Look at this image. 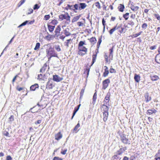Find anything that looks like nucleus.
Masks as SVG:
<instances>
[{
  "label": "nucleus",
  "instance_id": "obj_10",
  "mask_svg": "<svg viewBox=\"0 0 160 160\" xmlns=\"http://www.w3.org/2000/svg\"><path fill=\"white\" fill-rule=\"evenodd\" d=\"M54 86L53 85V82L50 80H49L48 82L46 85V88L47 89H50L52 88Z\"/></svg>",
  "mask_w": 160,
  "mask_h": 160
},
{
  "label": "nucleus",
  "instance_id": "obj_63",
  "mask_svg": "<svg viewBox=\"0 0 160 160\" xmlns=\"http://www.w3.org/2000/svg\"><path fill=\"white\" fill-rule=\"evenodd\" d=\"M9 119L10 121L12 122L14 121V117L12 115H11L10 117L9 118Z\"/></svg>",
  "mask_w": 160,
  "mask_h": 160
},
{
  "label": "nucleus",
  "instance_id": "obj_4",
  "mask_svg": "<svg viewBox=\"0 0 160 160\" xmlns=\"http://www.w3.org/2000/svg\"><path fill=\"white\" fill-rule=\"evenodd\" d=\"M109 51H110V53L108 57L110 58V59H108V57L106 53H105L104 55V57L105 58L106 63H108L109 62V64L110 62V60H112L113 59V47H112L110 49Z\"/></svg>",
  "mask_w": 160,
  "mask_h": 160
},
{
  "label": "nucleus",
  "instance_id": "obj_54",
  "mask_svg": "<svg viewBox=\"0 0 160 160\" xmlns=\"http://www.w3.org/2000/svg\"><path fill=\"white\" fill-rule=\"evenodd\" d=\"M74 9H72V10L73 11H75V10H78L79 7H78V5L77 4H75L74 5Z\"/></svg>",
  "mask_w": 160,
  "mask_h": 160
},
{
  "label": "nucleus",
  "instance_id": "obj_1",
  "mask_svg": "<svg viewBox=\"0 0 160 160\" xmlns=\"http://www.w3.org/2000/svg\"><path fill=\"white\" fill-rule=\"evenodd\" d=\"M85 41H81L78 46V54L80 56H83L87 54L88 49L83 45H86Z\"/></svg>",
  "mask_w": 160,
  "mask_h": 160
},
{
  "label": "nucleus",
  "instance_id": "obj_38",
  "mask_svg": "<svg viewBox=\"0 0 160 160\" xmlns=\"http://www.w3.org/2000/svg\"><path fill=\"white\" fill-rule=\"evenodd\" d=\"M80 106V104H79V105H78V108H74V111L73 112V115L71 118V119H73V118L74 116V115H75L77 111L78 110Z\"/></svg>",
  "mask_w": 160,
  "mask_h": 160
},
{
  "label": "nucleus",
  "instance_id": "obj_19",
  "mask_svg": "<svg viewBox=\"0 0 160 160\" xmlns=\"http://www.w3.org/2000/svg\"><path fill=\"white\" fill-rule=\"evenodd\" d=\"M31 112L32 113H35L39 112L41 111V109L39 108H37V106H35L30 109Z\"/></svg>",
  "mask_w": 160,
  "mask_h": 160
},
{
  "label": "nucleus",
  "instance_id": "obj_43",
  "mask_svg": "<svg viewBox=\"0 0 160 160\" xmlns=\"http://www.w3.org/2000/svg\"><path fill=\"white\" fill-rule=\"evenodd\" d=\"M129 13L127 12L125 14H123V17L126 20H127L129 18Z\"/></svg>",
  "mask_w": 160,
  "mask_h": 160
},
{
  "label": "nucleus",
  "instance_id": "obj_24",
  "mask_svg": "<svg viewBox=\"0 0 160 160\" xmlns=\"http://www.w3.org/2000/svg\"><path fill=\"white\" fill-rule=\"evenodd\" d=\"M48 28V29L49 31L50 32H52L53 31H54V30L55 28V26H52L50 24H48V23L47 24Z\"/></svg>",
  "mask_w": 160,
  "mask_h": 160
},
{
  "label": "nucleus",
  "instance_id": "obj_40",
  "mask_svg": "<svg viewBox=\"0 0 160 160\" xmlns=\"http://www.w3.org/2000/svg\"><path fill=\"white\" fill-rule=\"evenodd\" d=\"M68 29H66L64 30V34L66 36L68 37L71 35V33L68 31Z\"/></svg>",
  "mask_w": 160,
  "mask_h": 160
},
{
  "label": "nucleus",
  "instance_id": "obj_12",
  "mask_svg": "<svg viewBox=\"0 0 160 160\" xmlns=\"http://www.w3.org/2000/svg\"><path fill=\"white\" fill-rule=\"evenodd\" d=\"M61 30V26L60 25H58L55 31V36L58 37L60 35V32Z\"/></svg>",
  "mask_w": 160,
  "mask_h": 160
},
{
  "label": "nucleus",
  "instance_id": "obj_61",
  "mask_svg": "<svg viewBox=\"0 0 160 160\" xmlns=\"http://www.w3.org/2000/svg\"><path fill=\"white\" fill-rule=\"evenodd\" d=\"M77 24V25L79 27L83 26L84 25V24L82 23V22H78Z\"/></svg>",
  "mask_w": 160,
  "mask_h": 160
},
{
  "label": "nucleus",
  "instance_id": "obj_45",
  "mask_svg": "<svg viewBox=\"0 0 160 160\" xmlns=\"http://www.w3.org/2000/svg\"><path fill=\"white\" fill-rule=\"evenodd\" d=\"M102 24L103 26V32H104L105 31V26H106V21L105 20V19L104 18H102Z\"/></svg>",
  "mask_w": 160,
  "mask_h": 160
},
{
  "label": "nucleus",
  "instance_id": "obj_18",
  "mask_svg": "<svg viewBox=\"0 0 160 160\" xmlns=\"http://www.w3.org/2000/svg\"><path fill=\"white\" fill-rule=\"evenodd\" d=\"M157 112V111L155 109L153 108L152 109H148L147 111L146 112L148 115H152L153 114H155Z\"/></svg>",
  "mask_w": 160,
  "mask_h": 160
},
{
  "label": "nucleus",
  "instance_id": "obj_37",
  "mask_svg": "<svg viewBox=\"0 0 160 160\" xmlns=\"http://www.w3.org/2000/svg\"><path fill=\"white\" fill-rule=\"evenodd\" d=\"M160 54H157L155 57V61L158 63L160 64Z\"/></svg>",
  "mask_w": 160,
  "mask_h": 160
},
{
  "label": "nucleus",
  "instance_id": "obj_41",
  "mask_svg": "<svg viewBox=\"0 0 160 160\" xmlns=\"http://www.w3.org/2000/svg\"><path fill=\"white\" fill-rule=\"evenodd\" d=\"M120 158L118 155H116L113 156L112 158V160H120Z\"/></svg>",
  "mask_w": 160,
  "mask_h": 160
},
{
  "label": "nucleus",
  "instance_id": "obj_60",
  "mask_svg": "<svg viewBox=\"0 0 160 160\" xmlns=\"http://www.w3.org/2000/svg\"><path fill=\"white\" fill-rule=\"evenodd\" d=\"M55 49L58 52H60L61 50V48L59 45L56 46L55 47Z\"/></svg>",
  "mask_w": 160,
  "mask_h": 160
},
{
  "label": "nucleus",
  "instance_id": "obj_20",
  "mask_svg": "<svg viewBox=\"0 0 160 160\" xmlns=\"http://www.w3.org/2000/svg\"><path fill=\"white\" fill-rule=\"evenodd\" d=\"M144 97L145 101L147 102H148L151 100V97L149 96L148 93L147 92L145 94Z\"/></svg>",
  "mask_w": 160,
  "mask_h": 160
},
{
  "label": "nucleus",
  "instance_id": "obj_32",
  "mask_svg": "<svg viewBox=\"0 0 160 160\" xmlns=\"http://www.w3.org/2000/svg\"><path fill=\"white\" fill-rule=\"evenodd\" d=\"M150 77L151 80L153 81H157L159 79L158 76L156 75L150 76Z\"/></svg>",
  "mask_w": 160,
  "mask_h": 160
},
{
  "label": "nucleus",
  "instance_id": "obj_27",
  "mask_svg": "<svg viewBox=\"0 0 160 160\" xmlns=\"http://www.w3.org/2000/svg\"><path fill=\"white\" fill-rule=\"evenodd\" d=\"M108 112H103V121L106 122L108 119Z\"/></svg>",
  "mask_w": 160,
  "mask_h": 160
},
{
  "label": "nucleus",
  "instance_id": "obj_15",
  "mask_svg": "<svg viewBox=\"0 0 160 160\" xmlns=\"http://www.w3.org/2000/svg\"><path fill=\"white\" fill-rule=\"evenodd\" d=\"M80 127V124L78 123L74 127V128L72 130V133H77L80 130L79 128Z\"/></svg>",
  "mask_w": 160,
  "mask_h": 160
},
{
  "label": "nucleus",
  "instance_id": "obj_23",
  "mask_svg": "<svg viewBox=\"0 0 160 160\" xmlns=\"http://www.w3.org/2000/svg\"><path fill=\"white\" fill-rule=\"evenodd\" d=\"M125 7L123 4H120L118 7V11L120 12H122L124 9Z\"/></svg>",
  "mask_w": 160,
  "mask_h": 160
},
{
  "label": "nucleus",
  "instance_id": "obj_2",
  "mask_svg": "<svg viewBox=\"0 0 160 160\" xmlns=\"http://www.w3.org/2000/svg\"><path fill=\"white\" fill-rule=\"evenodd\" d=\"M47 46L48 47V48L46 49V56L48 58V61H49L52 57H57L58 54L56 52L54 48L52 47L50 44H48Z\"/></svg>",
  "mask_w": 160,
  "mask_h": 160
},
{
  "label": "nucleus",
  "instance_id": "obj_35",
  "mask_svg": "<svg viewBox=\"0 0 160 160\" xmlns=\"http://www.w3.org/2000/svg\"><path fill=\"white\" fill-rule=\"evenodd\" d=\"M118 29V28H117V25L115 26H114L113 28L111 29L109 31V33L110 35L112 34L114 32Z\"/></svg>",
  "mask_w": 160,
  "mask_h": 160
},
{
  "label": "nucleus",
  "instance_id": "obj_33",
  "mask_svg": "<svg viewBox=\"0 0 160 160\" xmlns=\"http://www.w3.org/2000/svg\"><path fill=\"white\" fill-rule=\"evenodd\" d=\"M102 36H101L100 37H99L98 38V42H97V49H98L99 48L100 44L102 41Z\"/></svg>",
  "mask_w": 160,
  "mask_h": 160
},
{
  "label": "nucleus",
  "instance_id": "obj_30",
  "mask_svg": "<svg viewBox=\"0 0 160 160\" xmlns=\"http://www.w3.org/2000/svg\"><path fill=\"white\" fill-rule=\"evenodd\" d=\"M80 6L78 8V10H79L84 9L87 7L86 4L84 3H80Z\"/></svg>",
  "mask_w": 160,
  "mask_h": 160
},
{
  "label": "nucleus",
  "instance_id": "obj_17",
  "mask_svg": "<svg viewBox=\"0 0 160 160\" xmlns=\"http://www.w3.org/2000/svg\"><path fill=\"white\" fill-rule=\"evenodd\" d=\"M110 94L109 93H108L105 97L103 102L104 104H107V103H108L110 100Z\"/></svg>",
  "mask_w": 160,
  "mask_h": 160
},
{
  "label": "nucleus",
  "instance_id": "obj_53",
  "mask_svg": "<svg viewBox=\"0 0 160 160\" xmlns=\"http://www.w3.org/2000/svg\"><path fill=\"white\" fill-rule=\"evenodd\" d=\"M128 24L132 27L135 24L134 22L132 20L129 21Z\"/></svg>",
  "mask_w": 160,
  "mask_h": 160
},
{
  "label": "nucleus",
  "instance_id": "obj_52",
  "mask_svg": "<svg viewBox=\"0 0 160 160\" xmlns=\"http://www.w3.org/2000/svg\"><path fill=\"white\" fill-rule=\"evenodd\" d=\"M40 5H39L38 4H36L34 5V7L33 8V9L34 10L36 9H38L40 8Z\"/></svg>",
  "mask_w": 160,
  "mask_h": 160
},
{
  "label": "nucleus",
  "instance_id": "obj_46",
  "mask_svg": "<svg viewBox=\"0 0 160 160\" xmlns=\"http://www.w3.org/2000/svg\"><path fill=\"white\" fill-rule=\"evenodd\" d=\"M97 92H96L94 93L92 98V100H93V102H94V103L96 101V100L97 99Z\"/></svg>",
  "mask_w": 160,
  "mask_h": 160
},
{
  "label": "nucleus",
  "instance_id": "obj_59",
  "mask_svg": "<svg viewBox=\"0 0 160 160\" xmlns=\"http://www.w3.org/2000/svg\"><path fill=\"white\" fill-rule=\"evenodd\" d=\"M3 135L5 136L10 137L9 134V132L7 131H5L4 132L3 134Z\"/></svg>",
  "mask_w": 160,
  "mask_h": 160
},
{
  "label": "nucleus",
  "instance_id": "obj_7",
  "mask_svg": "<svg viewBox=\"0 0 160 160\" xmlns=\"http://www.w3.org/2000/svg\"><path fill=\"white\" fill-rule=\"evenodd\" d=\"M121 141L124 144H130V141H129L128 139L127 138H126L124 135L121 136Z\"/></svg>",
  "mask_w": 160,
  "mask_h": 160
},
{
  "label": "nucleus",
  "instance_id": "obj_13",
  "mask_svg": "<svg viewBox=\"0 0 160 160\" xmlns=\"http://www.w3.org/2000/svg\"><path fill=\"white\" fill-rule=\"evenodd\" d=\"M52 79L54 81L58 82L61 81L63 79V78L57 75H53Z\"/></svg>",
  "mask_w": 160,
  "mask_h": 160
},
{
  "label": "nucleus",
  "instance_id": "obj_31",
  "mask_svg": "<svg viewBox=\"0 0 160 160\" xmlns=\"http://www.w3.org/2000/svg\"><path fill=\"white\" fill-rule=\"evenodd\" d=\"M134 79L136 82H138L140 80V76L139 75H137V74H135L134 77Z\"/></svg>",
  "mask_w": 160,
  "mask_h": 160
},
{
  "label": "nucleus",
  "instance_id": "obj_34",
  "mask_svg": "<svg viewBox=\"0 0 160 160\" xmlns=\"http://www.w3.org/2000/svg\"><path fill=\"white\" fill-rule=\"evenodd\" d=\"M34 22V21L33 20V21H30L29 22L28 21H26L25 22H23L22 24H21L19 26V27L24 26L26 25V24L28 23V22H29V24H33Z\"/></svg>",
  "mask_w": 160,
  "mask_h": 160
},
{
  "label": "nucleus",
  "instance_id": "obj_56",
  "mask_svg": "<svg viewBox=\"0 0 160 160\" xmlns=\"http://www.w3.org/2000/svg\"><path fill=\"white\" fill-rule=\"evenodd\" d=\"M67 151V149H66L64 150L62 149V151L61 152V153L62 155H65L66 154Z\"/></svg>",
  "mask_w": 160,
  "mask_h": 160
},
{
  "label": "nucleus",
  "instance_id": "obj_29",
  "mask_svg": "<svg viewBox=\"0 0 160 160\" xmlns=\"http://www.w3.org/2000/svg\"><path fill=\"white\" fill-rule=\"evenodd\" d=\"M130 8L132 11L135 12L138 10L139 7L138 6H134L133 5L131 4Z\"/></svg>",
  "mask_w": 160,
  "mask_h": 160
},
{
  "label": "nucleus",
  "instance_id": "obj_64",
  "mask_svg": "<svg viewBox=\"0 0 160 160\" xmlns=\"http://www.w3.org/2000/svg\"><path fill=\"white\" fill-rule=\"evenodd\" d=\"M6 160H12V158L11 157L10 155H8L6 157Z\"/></svg>",
  "mask_w": 160,
  "mask_h": 160
},
{
  "label": "nucleus",
  "instance_id": "obj_16",
  "mask_svg": "<svg viewBox=\"0 0 160 160\" xmlns=\"http://www.w3.org/2000/svg\"><path fill=\"white\" fill-rule=\"evenodd\" d=\"M62 134L61 132H59L56 134L55 136V140L58 141L62 138Z\"/></svg>",
  "mask_w": 160,
  "mask_h": 160
},
{
  "label": "nucleus",
  "instance_id": "obj_48",
  "mask_svg": "<svg viewBox=\"0 0 160 160\" xmlns=\"http://www.w3.org/2000/svg\"><path fill=\"white\" fill-rule=\"evenodd\" d=\"M95 5L98 9H100L101 8V6L100 3L98 2H96L95 3Z\"/></svg>",
  "mask_w": 160,
  "mask_h": 160
},
{
  "label": "nucleus",
  "instance_id": "obj_58",
  "mask_svg": "<svg viewBox=\"0 0 160 160\" xmlns=\"http://www.w3.org/2000/svg\"><path fill=\"white\" fill-rule=\"evenodd\" d=\"M53 160H63V159L58 157H55L53 158Z\"/></svg>",
  "mask_w": 160,
  "mask_h": 160
},
{
  "label": "nucleus",
  "instance_id": "obj_57",
  "mask_svg": "<svg viewBox=\"0 0 160 160\" xmlns=\"http://www.w3.org/2000/svg\"><path fill=\"white\" fill-rule=\"evenodd\" d=\"M154 16L157 18V20H160V16L158 14L154 13Z\"/></svg>",
  "mask_w": 160,
  "mask_h": 160
},
{
  "label": "nucleus",
  "instance_id": "obj_49",
  "mask_svg": "<svg viewBox=\"0 0 160 160\" xmlns=\"http://www.w3.org/2000/svg\"><path fill=\"white\" fill-rule=\"evenodd\" d=\"M112 66L111 67V68L109 69L110 72L112 73H116V70L112 68Z\"/></svg>",
  "mask_w": 160,
  "mask_h": 160
},
{
  "label": "nucleus",
  "instance_id": "obj_62",
  "mask_svg": "<svg viewBox=\"0 0 160 160\" xmlns=\"http://www.w3.org/2000/svg\"><path fill=\"white\" fill-rule=\"evenodd\" d=\"M16 89L18 91H20L23 89V87H20L19 86H17L16 88Z\"/></svg>",
  "mask_w": 160,
  "mask_h": 160
},
{
  "label": "nucleus",
  "instance_id": "obj_36",
  "mask_svg": "<svg viewBox=\"0 0 160 160\" xmlns=\"http://www.w3.org/2000/svg\"><path fill=\"white\" fill-rule=\"evenodd\" d=\"M80 17V15L75 16L72 19V23H73L75 22H76L79 19Z\"/></svg>",
  "mask_w": 160,
  "mask_h": 160
},
{
  "label": "nucleus",
  "instance_id": "obj_47",
  "mask_svg": "<svg viewBox=\"0 0 160 160\" xmlns=\"http://www.w3.org/2000/svg\"><path fill=\"white\" fill-rule=\"evenodd\" d=\"M159 154H160V150H158V153H157L155 155V157H157L155 158V159L156 160H160V157H158Z\"/></svg>",
  "mask_w": 160,
  "mask_h": 160
},
{
  "label": "nucleus",
  "instance_id": "obj_8",
  "mask_svg": "<svg viewBox=\"0 0 160 160\" xmlns=\"http://www.w3.org/2000/svg\"><path fill=\"white\" fill-rule=\"evenodd\" d=\"M118 32L120 34L125 33L127 31V29L126 28L122 27L121 26H117Z\"/></svg>",
  "mask_w": 160,
  "mask_h": 160
},
{
  "label": "nucleus",
  "instance_id": "obj_25",
  "mask_svg": "<svg viewBox=\"0 0 160 160\" xmlns=\"http://www.w3.org/2000/svg\"><path fill=\"white\" fill-rule=\"evenodd\" d=\"M90 42L93 44H95L97 42V39L95 37H92L89 39H88Z\"/></svg>",
  "mask_w": 160,
  "mask_h": 160
},
{
  "label": "nucleus",
  "instance_id": "obj_9",
  "mask_svg": "<svg viewBox=\"0 0 160 160\" xmlns=\"http://www.w3.org/2000/svg\"><path fill=\"white\" fill-rule=\"evenodd\" d=\"M104 103L101 106L100 108L103 112H108L109 108Z\"/></svg>",
  "mask_w": 160,
  "mask_h": 160
},
{
  "label": "nucleus",
  "instance_id": "obj_42",
  "mask_svg": "<svg viewBox=\"0 0 160 160\" xmlns=\"http://www.w3.org/2000/svg\"><path fill=\"white\" fill-rule=\"evenodd\" d=\"M109 73V70H104V72L102 74V76L104 77H106L108 75Z\"/></svg>",
  "mask_w": 160,
  "mask_h": 160
},
{
  "label": "nucleus",
  "instance_id": "obj_5",
  "mask_svg": "<svg viewBox=\"0 0 160 160\" xmlns=\"http://www.w3.org/2000/svg\"><path fill=\"white\" fill-rule=\"evenodd\" d=\"M59 18L61 20L65 19L67 21H70V17L68 12H66L64 14H61L59 16Z\"/></svg>",
  "mask_w": 160,
  "mask_h": 160
},
{
  "label": "nucleus",
  "instance_id": "obj_39",
  "mask_svg": "<svg viewBox=\"0 0 160 160\" xmlns=\"http://www.w3.org/2000/svg\"><path fill=\"white\" fill-rule=\"evenodd\" d=\"M85 87H84L83 88H82L80 92V99H81L82 98L83 95L84 94V92L85 90Z\"/></svg>",
  "mask_w": 160,
  "mask_h": 160
},
{
  "label": "nucleus",
  "instance_id": "obj_14",
  "mask_svg": "<svg viewBox=\"0 0 160 160\" xmlns=\"http://www.w3.org/2000/svg\"><path fill=\"white\" fill-rule=\"evenodd\" d=\"M47 69H48V70L49 69V67L47 63H46L40 69V72L43 73Z\"/></svg>",
  "mask_w": 160,
  "mask_h": 160
},
{
  "label": "nucleus",
  "instance_id": "obj_11",
  "mask_svg": "<svg viewBox=\"0 0 160 160\" xmlns=\"http://www.w3.org/2000/svg\"><path fill=\"white\" fill-rule=\"evenodd\" d=\"M47 78V77L45 75H42L41 74L38 75V79L40 81H45Z\"/></svg>",
  "mask_w": 160,
  "mask_h": 160
},
{
  "label": "nucleus",
  "instance_id": "obj_44",
  "mask_svg": "<svg viewBox=\"0 0 160 160\" xmlns=\"http://www.w3.org/2000/svg\"><path fill=\"white\" fill-rule=\"evenodd\" d=\"M40 44L39 42L36 43L35 47L34 48L35 50H37L39 49L40 48Z\"/></svg>",
  "mask_w": 160,
  "mask_h": 160
},
{
  "label": "nucleus",
  "instance_id": "obj_55",
  "mask_svg": "<svg viewBox=\"0 0 160 160\" xmlns=\"http://www.w3.org/2000/svg\"><path fill=\"white\" fill-rule=\"evenodd\" d=\"M26 0H21L18 3V7H20L21 5H22L25 1Z\"/></svg>",
  "mask_w": 160,
  "mask_h": 160
},
{
  "label": "nucleus",
  "instance_id": "obj_51",
  "mask_svg": "<svg viewBox=\"0 0 160 160\" xmlns=\"http://www.w3.org/2000/svg\"><path fill=\"white\" fill-rule=\"evenodd\" d=\"M50 18V16L49 15H45L44 18V20H49Z\"/></svg>",
  "mask_w": 160,
  "mask_h": 160
},
{
  "label": "nucleus",
  "instance_id": "obj_3",
  "mask_svg": "<svg viewBox=\"0 0 160 160\" xmlns=\"http://www.w3.org/2000/svg\"><path fill=\"white\" fill-rule=\"evenodd\" d=\"M97 52L95 54H94L92 55V61L91 64L89 65V64H87L86 66V68L84 69V73L87 74V77H88L89 75L90 69L91 66L96 61L97 57Z\"/></svg>",
  "mask_w": 160,
  "mask_h": 160
},
{
  "label": "nucleus",
  "instance_id": "obj_6",
  "mask_svg": "<svg viewBox=\"0 0 160 160\" xmlns=\"http://www.w3.org/2000/svg\"><path fill=\"white\" fill-rule=\"evenodd\" d=\"M110 83V80L108 78L107 79L102 82V88L103 89H105L108 86L109 84Z\"/></svg>",
  "mask_w": 160,
  "mask_h": 160
},
{
  "label": "nucleus",
  "instance_id": "obj_21",
  "mask_svg": "<svg viewBox=\"0 0 160 160\" xmlns=\"http://www.w3.org/2000/svg\"><path fill=\"white\" fill-rule=\"evenodd\" d=\"M39 88V85L38 84L35 83L34 85H32L30 87V90L31 91H34L35 90Z\"/></svg>",
  "mask_w": 160,
  "mask_h": 160
},
{
  "label": "nucleus",
  "instance_id": "obj_26",
  "mask_svg": "<svg viewBox=\"0 0 160 160\" xmlns=\"http://www.w3.org/2000/svg\"><path fill=\"white\" fill-rule=\"evenodd\" d=\"M72 39H71L67 40L66 41L64 42V45L67 47H68L69 46V44L72 43Z\"/></svg>",
  "mask_w": 160,
  "mask_h": 160
},
{
  "label": "nucleus",
  "instance_id": "obj_28",
  "mask_svg": "<svg viewBox=\"0 0 160 160\" xmlns=\"http://www.w3.org/2000/svg\"><path fill=\"white\" fill-rule=\"evenodd\" d=\"M142 31H140L137 33L131 35L129 36V37H131L132 38H136L138 36L140 35L142 33Z\"/></svg>",
  "mask_w": 160,
  "mask_h": 160
},
{
  "label": "nucleus",
  "instance_id": "obj_22",
  "mask_svg": "<svg viewBox=\"0 0 160 160\" xmlns=\"http://www.w3.org/2000/svg\"><path fill=\"white\" fill-rule=\"evenodd\" d=\"M50 21V22H48V24H50L51 25L54 26H55L58 23V21L55 19L51 20Z\"/></svg>",
  "mask_w": 160,
  "mask_h": 160
},
{
  "label": "nucleus",
  "instance_id": "obj_50",
  "mask_svg": "<svg viewBox=\"0 0 160 160\" xmlns=\"http://www.w3.org/2000/svg\"><path fill=\"white\" fill-rule=\"evenodd\" d=\"M148 27V24L147 23H144L142 24V29H145Z\"/></svg>",
  "mask_w": 160,
  "mask_h": 160
}]
</instances>
